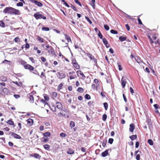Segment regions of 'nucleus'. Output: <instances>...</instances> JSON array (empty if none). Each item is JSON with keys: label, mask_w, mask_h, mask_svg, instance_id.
<instances>
[{"label": "nucleus", "mask_w": 160, "mask_h": 160, "mask_svg": "<svg viewBox=\"0 0 160 160\" xmlns=\"http://www.w3.org/2000/svg\"><path fill=\"white\" fill-rule=\"evenodd\" d=\"M5 14H8L10 15H20L21 13L18 10L15 9L12 7H7L3 11Z\"/></svg>", "instance_id": "nucleus-1"}, {"label": "nucleus", "mask_w": 160, "mask_h": 160, "mask_svg": "<svg viewBox=\"0 0 160 160\" xmlns=\"http://www.w3.org/2000/svg\"><path fill=\"white\" fill-rule=\"evenodd\" d=\"M60 136L61 137L64 138L67 136V135L64 133L61 132L60 134Z\"/></svg>", "instance_id": "nucleus-51"}, {"label": "nucleus", "mask_w": 160, "mask_h": 160, "mask_svg": "<svg viewBox=\"0 0 160 160\" xmlns=\"http://www.w3.org/2000/svg\"><path fill=\"white\" fill-rule=\"evenodd\" d=\"M130 128L129 129V131L131 132H132L135 129V126L134 124L131 123L129 125Z\"/></svg>", "instance_id": "nucleus-11"}, {"label": "nucleus", "mask_w": 160, "mask_h": 160, "mask_svg": "<svg viewBox=\"0 0 160 160\" xmlns=\"http://www.w3.org/2000/svg\"><path fill=\"white\" fill-rule=\"evenodd\" d=\"M0 79L2 81L5 82L7 81V78L3 76H1L0 77Z\"/></svg>", "instance_id": "nucleus-49"}, {"label": "nucleus", "mask_w": 160, "mask_h": 160, "mask_svg": "<svg viewBox=\"0 0 160 160\" xmlns=\"http://www.w3.org/2000/svg\"><path fill=\"white\" fill-rule=\"evenodd\" d=\"M74 2L78 4L80 7H82V5L81 2L78 0H74Z\"/></svg>", "instance_id": "nucleus-54"}, {"label": "nucleus", "mask_w": 160, "mask_h": 160, "mask_svg": "<svg viewBox=\"0 0 160 160\" xmlns=\"http://www.w3.org/2000/svg\"><path fill=\"white\" fill-rule=\"evenodd\" d=\"M102 40L103 44L105 46H106L108 44V42L105 38H104Z\"/></svg>", "instance_id": "nucleus-37"}, {"label": "nucleus", "mask_w": 160, "mask_h": 160, "mask_svg": "<svg viewBox=\"0 0 160 160\" xmlns=\"http://www.w3.org/2000/svg\"><path fill=\"white\" fill-rule=\"evenodd\" d=\"M58 105L56 106L57 108L58 109H61L62 108V104L59 102H58L56 103Z\"/></svg>", "instance_id": "nucleus-19"}, {"label": "nucleus", "mask_w": 160, "mask_h": 160, "mask_svg": "<svg viewBox=\"0 0 160 160\" xmlns=\"http://www.w3.org/2000/svg\"><path fill=\"white\" fill-rule=\"evenodd\" d=\"M10 133H11V136L14 138L19 139L22 138L20 135L13 132H10Z\"/></svg>", "instance_id": "nucleus-7"}, {"label": "nucleus", "mask_w": 160, "mask_h": 160, "mask_svg": "<svg viewBox=\"0 0 160 160\" xmlns=\"http://www.w3.org/2000/svg\"><path fill=\"white\" fill-rule=\"evenodd\" d=\"M13 82L14 83L16 84L18 86L20 87L21 86H22V83L21 82H20L19 83H18V82L17 81Z\"/></svg>", "instance_id": "nucleus-34"}, {"label": "nucleus", "mask_w": 160, "mask_h": 160, "mask_svg": "<svg viewBox=\"0 0 160 160\" xmlns=\"http://www.w3.org/2000/svg\"><path fill=\"white\" fill-rule=\"evenodd\" d=\"M30 156L32 157H34L35 158H36L40 159L41 157V156L38 153H34L33 154H31L30 155Z\"/></svg>", "instance_id": "nucleus-16"}, {"label": "nucleus", "mask_w": 160, "mask_h": 160, "mask_svg": "<svg viewBox=\"0 0 160 160\" xmlns=\"http://www.w3.org/2000/svg\"><path fill=\"white\" fill-rule=\"evenodd\" d=\"M65 37L66 39L68 41V42H71V39L70 38V37H69V36L67 35V34H65Z\"/></svg>", "instance_id": "nucleus-23"}, {"label": "nucleus", "mask_w": 160, "mask_h": 160, "mask_svg": "<svg viewBox=\"0 0 160 160\" xmlns=\"http://www.w3.org/2000/svg\"><path fill=\"white\" fill-rule=\"evenodd\" d=\"M3 92L6 94H8L9 93V90L6 88H3V89H2Z\"/></svg>", "instance_id": "nucleus-25"}, {"label": "nucleus", "mask_w": 160, "mask_h": 160, "mask_svg": "<svg viewBox=\"0 0 160 160\" xmlns=\"http://www.w3.org/2000/svg\"><path fill=\"white\" fill-rule=\"evenodd\" d=\"M25 47L26 49H28L30 47L29 44L28 42H26L25 46Z\"/></svg>", "instance_id": "nucleus-63"}, {"label": "nucleus", "mask_w": 160, "mask_h": 160, "mask_svg": "<svg viewBox=\"0 0 160 160\" xmlns=\"http://www.w3.org/2000/svg\"><path fill=\"white\" fill-rule=\"evenodd\" d=\"M44 100L46 101H48L49 98L47 94H45L44 96Z\"/></svg>", "instance_id": "nucleus-35"}, {"label": "nucleus", "mask_w": 160, "mask_h": 160, "mask_svg": "<svg viewBox=\"0 0 160 160\" xmlns=\"http://www.w3.org/2000/svg\"><path fill=\"white\" fill-rule=\"evenodd\" d=\"M98 37L101 39L103 40V36L101 33V32L100 31H98Z\"/></svg>", "instance_id": "nucleus-30"}, {"label": "nucleus", "mask_w": 160, "mask_h": 160, "mask_svg": "<svg viewBox=\"0 0 160 160\" xmlns=\"http://www.w3.org/2000/svg\"><path fill=\"white\" fill-rule=\"evenodd\" d=\"M113 139L112 138H110L108 140V143L110 144H112L113 142Z\"/></svg>", "instance_id": "nucleus-57"}, {"label": "nucleus", "mask_w": 160, "mask_h": 160, "mask_svg": "<svg viewBox=\"0 0 160 160\" xmlns=\"http://www.w3.org/2000/svg\"><path fill=\"white\" fill-rule=\"evenodd\" d=\"M102 142V146L103 147H105V146L106 145V143L107 142V140L106 139L105 140H103Z\"/></svg>", "instance_id": "nucleus-50"}, {"label": "nucleus", "mask_w": 160, "mask_h": 160, "mask_svg": "<svg viewBox=\"0 0 160 160\" xmlns=\"http://www.w3.org/2000/svg\"><path fill=\"white\" fill-rule=\"evenodd\" d=\"M74 68L77 69H80V66L78 65V63H77L73 65Z\"/></svg>", "instance_id": "nucleus-40"}, {"label": "nucleus", "mask_w": 160, "mask_h": 160, "mask_svg": "<svg viewBox=\"0 0 160 160\" xmlns=\"http://www.w3.org/2000/svg\"><path fill=\"white\" fill-rule=\"evenodd\" d=\"M148 38L149 39L150 43L151 44L153 43L154 42L153 41V40H152V39L151 37H150V36L149 35H148Z\"/></svg>", "instance_id": "nucleus-58"}, {"label": "nucleus", "mask_w": 160, "mask_h": 160, "mask_svg": "<svg viewBox=\"0 0 160 160\" xmlns=\"http://www.w3.org/2000/svg\"><path fill=\"white\" fill-rule=\"evenodd\" d=\"M70 126L71 128L74 127L75 126L74 122L73 121H71L70 122Z\"/></svg>", "instance_id": "nucleus-27"}, {"label": "nucleus", "mask_w": 160, "mask_h": 160, "mask_svg": "<svg viewBox=\"0 0 160 160\" xmlns=\"http://www.w3.org/2000/svg\"><path fill=\"white\" fill-rule=\"evenodd\" d=\"M24 68L26 69H29L30 71H33L34 67L30 65L27 64L24 65Z\"/></svg>", "instance_id": "nucleus-6"}, {"label": "nucleus", "mask_w": 160, "mask_h": 160, "mask_svg": "<svg viewBox=\"0 0 160 160\" xmlns=\"http://www.w3.org/2000/svg\"><path fill=\"white\" fill-rule=\"evenodd\" d=\"M6 123L10 125L13 126V127H14L15 126L14 122L12 121V119L11 118H10L9 120H8L6 122Z\"/></svg>", "instance_id": "nucleus-9"}, {"label": "nucleus", "mask_w": 160, "mask_h": 160, "mask_svg": "<svg viewBox=\"0 0 160 160\" xmlns=\"http://www.w3.org/2000/svg\"><path fill=\"white\" fill-rule=\"evenodd\" d=\"M74 152V151L72 149H69L67 152V153L68 154H73Z\"/></svg>", "instance_id": "nucleus-22"}, {"label": "nucleus", "mask_w": 160, "mask_h": 160, "mask_svg": "<svg viewBox=\"0 0 160 160\" xmlns=\"http://www.w3.org/2000/svg\"><path fill=\"white\" fill-rule=\"evenodd\" d=\"M33 16L36 20H38L41 19L46 20L47 18L46 16H44L42 14H40V12H38L34 13L33 15Z\"/></svg>", "instance_id": "nucleus-2"}, {"label": "nucleus", "mask_w": 160, "mask_h": 160, "mask_svg": "<svg viewBox=\"0 0 160 160\" xmlns=\"http://www.w3.org/2000/svg\"><path fill=\"white\" fill-rule=\"evenodd\" d=\"M26 121L28 122V124L29 126H32L33 122V120L30 118L28 119Z\"/></svg>", "instance_id": "nucleus-12"}, {"label": "nucleus", "mask_w": 160, "mask_h": 160, "mask_svg": "<svg viewBox=\"0 0 160 160\" xmlns=\"http://www.w3.org/2000/svg\"><path fill=\"white\" fill-rule=\"evenodd\" d=\"M42 46L44 48H45L46 50H47V49L49 48L50 47L49 45H46L45 44H42Z\"/></svg>", "instance_id": "nucleus-41"}, {"label": "nucleus", "mask_w": 160, "mask_h": 160, "mask_svg": "<svg viewBox=\"0 0 160 160\" xmlns=\"http://www.w3.org/2000/svg\"><path fill=\"white\" fill-rule=\"evenodd\" d=\"M23 4L21 2H19L17 4V6L18 7H22Z\"/></svg>", "instance_id": "nucleus-60"}, {"label": "nucleus", "mask_w": 160, "mask_h": 160, "mask_svg": "<svg viewBox=\"0 0 160 160\" xmlns=\"http://www.w3.org/2000/svg\"><path fill=\"white\" fill-rule=\"evenodd\" d=\"M32 3H34L36 5L39 7H42L43 4L41 2L36 0H29Z\"/></svg>", "instance_id": "nucleus-3"}, {"label": "nucleus", "mask_w": 160, "mask_h": 160, "mask_svg": "<svg viewBox=\"0 0 160 160\" xmlns=\"http://www.w3.org/2000/svg\"><path fill=\"white\" fill-rule=\"evenodd\" d=\"M140 154H137L135 158L137 160H140Z\"/></svg>", "instance_id": "nucleus-59"}, {"label": "nucleus", "mask_w": 160, "mask_h": 160, "mask_svg": "<svg viewBox=\"0 0 160 160\" xmlns=\"http://www.w3.org/2000/svg\"><path fill=\"white\" fill-rule=\"evenodd\" d=\"M117 64L119 70L120 71H122V67L121 65H120V63L119 62H118L117 63Z\"/></svg>", "instance_id": "nucleus-42"}, {"label": "nucleus", "mask_w": 160, "mask_h": 160, "mask_svg": "<svg viewBox=\"0 0 160 160\" xmlns=\"http://www.w3.org/2000/svg\"><path fill=\"white\" fill-rule=\"evenodd\" d=\"M27 96L29 98L30 100L29 101L32 103L34 102V98L32 93H29L28 94Z\"/></svg>", "instance_id": "nucleus-8"}, {"label": "nucleus", "mask_w": 160, "mask_h": 160, "mask_svg": "<svg viewBox=\"0 0 160 160\" xmlns=\"http://www.w3.org/2000/svg\"><path fill=\"white\" fill-rule=\"evenodd\" d=\"M135 59L138 63H139L141 61V60L138 56H137V57H135Z\"/></svg>", "instance_id": "nucleus-62"}, {"label": "nucleus", "mask_w": 160, "mask_h": 160, "mask_svg": "<svg viewBox=\"0 0 160 160\" xmlns=\"http://www.w3.org/2000/svg\"><path fill=\"white\" fill-rule=\"evenodd\" d=\"M49 48V49H47V50L48 51L49 53L51 52L52 54H53L55 53L53 48L52 46H50Z\"/></svg>", "instance_id": "nucleus-15"}, {"label": "nucleus", "mask_w": 160, "mask_h": 160, "mask_svg": "<svg viewBox=\"0 0 160 160\" xmlns=\"http://www.w3.org/2000/svg\"><path fill=\"white\" fill-rule=\"evenodd\" d=\"M84 98L85 99L88 100H90L91 98V97L90 95L88 94H87L85 95L84 96Z\"/></svg>", "instance_id": "nucleus-29"}, {"label": "nucleus", "mask_w": 160, "mask_h": 160, "mask_svg": "<svg viewBox=\"0 0 160 160\" xmlns=\"http://www.w3.org/2000/svg\"><path fill=\"white\" fill-rule=\"evenodd\" d=\"M103 105L105 110H107L108 107V103L106 102H104L103 103Z\"/></svg>", "instance_id": "nucleus-33"}, {"label": "nucleus", "mask_w": 160, "mask_h": 160, "mask_svg": "<svg viewBox=\"0 0 160 160\" xmlns=\"http://www.w3.org/2000/svg\"><path fill=\"white\" fill-rule=\"evenodd\" d=\"M37 39L38 41H39L40 42H44V41L43 39L40 37L38 36L37 37Z\"/></svg>", "instance_id": "nucleus-44"}, {"label": "nucleus", "mask_w": 160, "mask_h": 160, "mask_svg": "<svg viewBox=\"0 0 160 160\" xmlns=\"http://www.w3.org/2000/svg\"><path fill=\"white\" fill-rule=\"evenodd\" d=\"M126 77L124 76H122L121 79V84L122 88H124L125 87L126 83Z\"/></svg>", "instance_id": "nucleus-5"}, {"label": "nucleus", "mask_w": 160, "mask_h": 160, "mask_svg": "<svg viewBox=\"0 0 160 160\" xmlns=\"http://www.w3.org/2000/svg\"><path fill=\"white\" fill-rule=\"evenodd\" d=\"M77 91L79 92H83L84 89L81 87H79L77 89Z\"/></svg>", "instance_id": "nucleus-31"}, {"label": "nucleus", "mask_w": 160, "mask_h": 160, "mask_svg": "<svg viewBox=\"0 0 160 160\" xmlns=\"http://www.w3.org/2000/svg\"><path fill=\"white\" fill-rule=\"evenodd\" d=\"M87 55L88 57L91 60H92L94 58V57L93 56L92 54L89 53H87Z\"/></svg>", "instance_id": "nucleus-24"}, {"label": "nucleus", "mask_w": 160, "mask_h": 160, "mask_svg": "<svg viewBox=\"0 0 160 160\" xmlns=\"http://www.w3.org/2000/svg\"><path fill=\"white\" fill-rule=\"evenodd\" d=\"M71 8H72L73 10L75 11H78V9L76 8L72 4H71V6H70Z\"/></svg>", "instance_id": "nucleus-43"}, {"label": "nucleus", "mask_w": 160, "mask_h": 160, "mask_svg": "<svg viewBox=\"0 0 160 160\" xmlns=\"http://www.w3.org/2000/svg\"><path fill=\"white\" fill-rule=\"evenodd\" d=\"M50 146L48 144H45L43 146V148L47 150H49L50 149Z\"/></svg>", "instance_id": "nucleus-28"}, {"label": "nucleus", "mask_w": 160, "mask_h": 160, "mask_svg": "<svg viewBox=\"0 0 160 160\" xmlns=\"http://www.w3.org/2000/svg\"><path fill=\"white\" fill-rule=\"evenodd\" d=\"M148 142L151 146L153 145V142L151 139H148Z\"/></svg>", "instance_id": "nucleus-36"}, {"label": "nucleus", "mask_w": 160, "mask_h": 160, "mask_svg": "<svg viewBox=\"0 0 160 160\" xmlns=\"http://www.w3.org/2000/svg\"><path fill=\"white\" fill-rule=\"evenodd\" d=\"M155 44H158L160 45V39H158L156 42H155Z\"/></svg>", "instance_id": "nucleus-64"}, {"label": "nucleus", "mask_w": 160, "mask_h": 160, "mask_svg": "<svg viewBox=\"0 0 160 160\" xmlns=\"http://www.w3.org/2000/svg\"><path fill=\"white\" fill-rule=\"evenodd\" d=\"M137 135H131L129 137L131 139L132 141H133L135 139H136L137 138Z\"/></svg>", "instance_id": "nucleus-18"}, {"label": "nucleus", "mask_w": 160, "mask_h": 160, "mask_svg": "<svg viewBox=\"0 0 160 160\" xmlns=\"http://www.w3.org/2000/svg\"><path fill=\"white\" fill-rule=\"evenodd\" d=\"M0 26L2 28L5 27V24L2 21H0Z\"/></svg>", "instance_id": "nucleus-47"}, {"label": "nucleus", "mask_w": 160, "mask_h": 160, "mask_svg": "<svg viewBox=\"0 0 160 160\" xmlns=\"http://www.w3.org/2000/svg\"><path fill=\"white\" fill-rule=\"evenodd\" d=\"M107 118V115L106 114H104L102 117V119L103 121H105Z\"/></svg>", "instance_id": "nucleus-56"}, {"label": "nucleus", "mask_w": 160, "mask_h": 160, "mask_svg": "<svg viewBox=\"0 0 160 160\" xmlns=\"http://www.w3.org/2000/svg\"><path fill=\"white\" fill-rule=\"evenodd\" d=\"M110 32L112 34H117L118 33L117 31L114 29H111Z\"/></svg>", "instance_id": "nucleus-38"}, {"label": "nucleus", "mask_w": 160, "mask_h": 160, "mask_svg": "<svg viewBox=\"0 0 160 160\" xmlns=\"http://www.w3.org/2000/svg\"><path fill=\"white\" fill-rule=\"evenodd\" d=\"M47 101H46L44 99H41L40 100V102H41L42 103H43L44 104V106H45L46 105H49L48 103L47 102Z\"/></svg>", "instance_id": "nucleus-26"}, {"label": "nucleus", "mask_w": 160, "mask_h": 160, "mask_svg": "<svg viewBox=\"0 0 160 160\" xmlns=\"http://www.w3.org/2000/svg\"><path fill=\"white\" fill-rule=\"evenodd\" d=\"M109 150L106 149L104 152H102L101 155L103 157H105L107 156L108 154V151Z\"/></svg>", "instance_id": "nucleus-10"}, {"label": "nucleus", "mask_w": 160, "mask_h": 160, "mask_svg": "<svg viewBox=\"0 0 160 160\" xmlns=\"http://www.w3.org/2000/svg\"><path fill=\"white\" fill-rule=\"evenodd\" d=\"M77 75L78 76H79V74L80 75H81L82 78H85V75L83 74V73L80 71H78L77 72Z\"/></svg>", "instance_id": "nucleus-14"}, {"label": "nucleus", "mask_w": 160, "mask_h": 160, "mask_svg": "<svg viewBox=\"0 0 160 160\" xmlns=\"http://www.w3.org/2000/svg\"><path fill=\"white\" fill-rule=\"evenodd\" d=\"M85 18L90 24H91L92 23V21L87 16H85Z\"/></svg>", "instance_id": "nucleus-53"}, {"label": "nucleus", "mask_w": 160, "mask_h": 160, "mask_svg": "<svg viewBox=\"0 0 160 160\" xmlns=\"http://www.w3.org/2000/svg\"><path fill=\"white\" fill-rule=\"evenodd\" d=\"M153 106L154 108H155L156 110L157 109H158L160 107L159 105H158V104H154L153 105Z\"/></svg>", "instance_id": "nucleus-61"}, {"label": "nucleus", "mask_w": 160, "mask_h": 160, "mask_svg": "<svg viewBox=\"0 0 160 160\" xmlns=\"http://www.w3.org/2000/svg\"><path fill=\"white\" fill-rule=\"evenodd\" d=\"M94 103V102L92 101H90L88 103V105L90 107H91V105H92L93 106H94V105L93 104Z\"/></svg>", "instance_id": "nucleus-45"}, {"label": "nucleus", "mask_w": 160, "mask_h": 160, "mask_svg": "<svg viewBox=\"0 0 160 160\" xmlns=\"http://www.w3.org/2000/svg\"><path fill=\"white\" fill-rule=\"evenodd\" d=\"M120 11H121V12L123 13L124 15V16L126 17L129 18L131 19H132V18L129 15L127 14V13H126L125 12H124L123 11H122L121 10H120Z\"/></svg>", "instance_id": "nucleus-20"}, {"label": "nucleus", "mask_w": 160, "mask_h": 160, "mask_svg": "<svg viewBox=\"0 0 160 160\" xmlns=\"http://www.w3.org/2000/svg\"><path fill=\"white\" fill-rule=\"evenodd\" d=\"M63 86V84L62 83H60L58 86V90L59 91L62 89V87Z\"/></svg>", "instance_id": "nucleus-32"}, {"label": "nucleus", "mask_w": 160, "mask_h": 160, "mask_svg": "<svg viewBox=\"0 0 160 160\" xmlns=\"http://www.w3.org/2000/svg\"><path fill=\"white\" fill-rule=\"evenodd\" d=\"M14 41L15 42L18 43L20 41V39L18 37H17L15 38Z\"/></svg>", "instance_id": "nucleus-55"}, {"label": "nucleus", "mask_w": 160, "mask_h": 160, "mask_svg": "<svg viewBox=\"0 0 160 160\" xmlns=\"http://www.w3.org/2000/svg\"><path fill=\"white\" fill-rule=\"evenodd\" d=\"M49 28L48 27H43L42 28V31H48L49 30Z\"/></svg>", "instance_id": "nucleus-48"}, {"label": "nucleus", "mask_w": 160, "mask_h": 160, "mask_svg": "<svg viewBox=\"0 0 160 160\" xmlns=\"http://www.w3.org/2000/svg\"><path fill=\"white\" fill-rule=\"evenodd\" d=\"M126 39L127 36H120L119 38V40L122 42L126 41Z\"/></svg>", "instance_id": "nucleus-13"}, {"label": "nucleus", "mask_w": 160, "mask_h": 160, "mask_svg": "<svg viewBox=\"0 0 160 160\" xmlns=\"http://www.w3.org/2000/svg\"><path fill=\"white\" fill-rule=\"evenodd\" d=\"M4 63L8 65H10L12 64V62L6 59H5L2 62V63Z\"/></svg>", "instance_id": "nucleus-17"}, {"label": "nucleus", "mask_w": 160, "mask_h": 160, "mask_svg": "<svg viewBox=\"0 0 160 160\" xmlns=\"http://www.w3.org/2000/svg\"><path fill=\"white\" fill-rule=\"evenodd\" d=\"M140 16V15H139L138 16V24L140 25H142L143 26H144V25L143 24L142 22V21L139 18V17Z\"/></svg>", "instance_id": "nucleus-39"}, {"label": "nucleus", "mask_w": 160, "mask_h": 160, "mask_svg": "<svg viewBox=\"0 0 160 160\" xmlns=\"http://www.w3.org/2000/svg\"><path fill=\"white\" fill-rule=\"evenodd\" d=\"M58 78L59 79H62L66 77V75L64 73L61 72H58L57 73Z\"/></svg>", "instance_id": "nucleus-4"}, {"label": "nucleus", "mask_w": 160, "mask_h": 160, "mask_svg": "<svg viewBox=\"0 0 160 160\" xmlns=\"http://www.w3.org/2000/svg\"><path fill=\"white\" fill-rule=\"evenodd\" d=\"M104 29L107 31H108L109 29V27L107 24H104Z\"/></svg>", "instance_id": "nucleus-52"}, {"label": "nucleus", "mask_w": 160, "mask_h": 160, "mask_svg": "<svg viewBox=\"0 0 160 160\" xmlns=\"http://www.w3.org/2000/svg\"><path fill=\"white\" fill-rule=\"evenodd\" d=\"M51 135V134L49 132H46L43 134V135L45 137H50Z\"/></svg>", "instance_id": "nucleus-21"}, {"label": "nucleus", "mask_w": 160, "mask_h": 160, "mask_svg": "<svg viewBox=\"0 0 160 160\" xmlns=\"http://www.w3.org/2000/svg\"><path fill=\"white\" fill-rule=\"evenodd\" d=\"M19 62L22 65H25L27 63L26 62L21 59L19 61Z\"/></svg>", "instance_id": "nucleus-46"}]
</instances>
